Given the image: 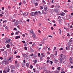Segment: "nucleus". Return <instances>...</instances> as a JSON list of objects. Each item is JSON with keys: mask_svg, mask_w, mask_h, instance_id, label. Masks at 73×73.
<instances>
[{"mask_svg": "<svg viewBox=\"0 0 73 73\" xmlns=\"http://www.w3.org/2000/svg\"><path fill=\"white\" fill-rule=\"evenodd\" d=\"M72 60V57H70L69 59V61H71Z\"/></svg>", "mask_w": 73, "mask_h": 73, "instance_id": "obj_17", "label": "nucleus"}, {"mask_svg": "<svg viewBox=\"0 0 73 73\" xmlns=\"http://www.w3.org/2000/svg\"><path fill=\"white\" fill-rule=\"evenodd\" d=\"M40 53H38V57H40Z\"/></svg>", "mask_w": 73, "mask_h": 73, "instance_id": "obj_37", "label": "nucleus"}, {"mask_svg": "<svg viewBox=\"0 0 73 73\" xmlns=\"http://www.w3.org/2000/svg\"><path fill=\"white\" fill-rule=\"evenodd\" d=\"M53 61H54V63H57V62H58V60L56 59V58H54V59Z\"/></svg>", "mask_w": 73, "mask_h": 73, "instance_id": "obj_3", "label": "nucleus"}, {"mask_svg": "<svg viewBox=\"0 0 73 73\" xmlns=\"http://www.w3.org/2000/svg\"><path fill=\"white\" fill-rule=\"evenodd\" d=\"M12 59V58L11 57H9V59H8L7 60H8V61H9V60H11Z\"/></svg>", "mask_w": 73, "mask_h": 73, "instance_id": "obj_28", "label": "nucleus"}, {"mask_svg": "<svg viewBox=\"0 0 73 73\" xmlns=\"http://www.w3.org/2000/svg\"><path fill=\"white\" fill-rule=\"evenodd\" d=\"M70 46L69 45L67 46L66 48V50H70Z\"/></svg>", "mask_w": 73, "mask_h": 73, "instance_id": "obj_7", "label": "nucleus"}, {"mask_svg": "<svg viewBox=\"0 0 73 73\" xmlns=\"http://www.w3.org/2000/svg\"><path fill=\"white\" fill-rule=\"evenodd\" d=\"M40 9H44V7L42 6H40Z\"/></svg>", "mask_w": 73, "mask_h": 73, "instance_id": "obj_18", "label": "nucleus"}, {"mask_svg": "<svg viewBox=\"0 0 73 73\" xmlns=\"http://www.w3.org/2000/svg\"><path fill=\"white\" fill-rule=\"evenodd\" d=\"M50 63V64L51 65L53 64V61H50L49 62Z\"/></svg>", "mask_w": 73, "mask_h": 73, "instance_id": "obj_22", "label": "nucleus"}, {"mask_svg": "<svg viewBox=\"0 0 73 73\" xmlns=\"http://www.w3.org/2000/svg\"><path fill=\"white\" fill-rule=\"evenodd\" d=\"M30 33H32V35H34L35 33H33V30H31L30 31Z\"/></svg>", "mask_w": 73, "mask_h": 73, "instance_id": "obj_10", "label": "nucleus"}, {"mask_svg": "<svg viewBox=\"0 0 73 73\" xmlns=\"http://www.w3.org/2000/svg\"><path fill=\"white\" fill-rule=\"evenodd\" d=\"M11 67H12L13 68V69H15V68H14V67H15V66L14 65H12L11 66Z\"/></svg>", "mask_w": 73, "mask_h": 73, "instance_id": "obj_32", "label": "nucleus"}, {"mask_svg": "<svg viewBox=\"0 0 73 73\" xmlns=\"http://www.w3.org/2000/svg\"><path fill=\"white\" fill-rule=\"evenodd\" d=\"M38 13H39V14H40L41 15V13L40 12V11H38Z\"/></svg>", "mask_w": 73, "mask_h": 73, "instance_id": "obj_34", "label": "nucleus"}, {"mask_svg": "<svg viewBox=\"0 0 73 73\" xmlns=\"http://www.w3.org/2000/svg\"><path fill=\"white\" fill-rule=\"evenodd\" d=\"M62 60L61 58L59 59V63H62Z\"/></svg>", "mask_w": 73, "mask_h": 73, "instance_id": "obj_6", "label": "nucleus"}, {"mask_svg": "<svg viewBox=\"0 0 73 73\" xmlns=\"http://www.w3.org/2000/svg\"><path fill=\"white\" fill-rule=\"evenodd\" d=\"M42 13L43 15H45L46 13V10H42Z\"/></svg>", "mask_w": 73, "mask_h": 73, "instance_id": "obj_2", "label": "nucleus"}, {"mask_svg": "<svg viewBox=\"0 0 73 73\" xmlns=\"http://www.w3.org/2000/svg\"><path fill=\"white\" fill-rule=\"evenodd\" d=\"M44 10H47L48 9V7H46V6H44Z\"/></svg>", "mask_w": 73, "mask_h": 73, "instance_id": "obj_8", "label": "nucleus"}, {"mask_svg": "<svg viewBox=\"0 0 73 73\" xmlns=\"http://www.w3.org/2000/svg\"><path fill=\"white\" fill-rule=\"evenodd\" d=\"M49 61H50V60H48L47 61L46 63H49Z\"/></svg>", "mask_w": 73, "mask_h": 73, "instance_id": "obj_38", "label": "nucleus"}, {"mask_svg": "<svg viewBox=\"0 0 73 73\" xmlns=\"http://www.w3.org/2000/svg\"><path fill=\"white\" fill-rule=\"evenodd\" d=\"M34 54H33V53H32L31 54H30L29 55V56H33Z\"/></svg>", "mask_w": 73, "mask_h": 73, "instance_id": "obj_30", "label": "nucleus"}, {"mask_svg": "<svg viewBox=\"0 0 73 73\" xmlns=\"http://www.w3.org/2000/svg\"><path fill=\"white\" fill-rule=\"evenodd\" d=\"M31 15L33 16H35L34 12H32L31 14Z\"/></svg>", "mask_w": 73, "mask_h": 73, "instance_id": "obj_9", "label": "nucleus"}, {"mask_svg": "<svg viewBox=\"0 0 73 73\" xmlns=\"http://www.w3.org/2000/svg\"><path fill=\"white\" fill-rule=\"evenodd\" d=\"M17 27L18 28H19V29H20V27L19 26H17Z\"/></svg>", "mask_w": 73, "mask_h": 73, "instance_id": "obj_59", "label": "nucleus"}, {"mask_svg": "<svg viewBox=\"0 0 73 73\" xmlns=\"http://www.w3.org/2000/svg\"><path fill=\"white\" fill-rule=\"evenodd\" d=\"M7 8L8 9H10L11 8V7L8 6Z\"/></svg>", "mask_w": 73, "mask_h": 73, "instance_id": "obj_62", "label": "nucleus"}, {"mask_svg": "<svg viewBox=\"0 0 73 73\" xmlns=\"http://www.w3.org/2000/svg\"><path fill=\"white\" fill-rule=\"evenodd\" d=\"M25 50H27V48L26 47H25Z\"/></svg>", "mask_w": 73, "mask_h": 73, "instance_id": "obj_63", "label": "nucleus"}, {"mask_svg": "<svg viewBox=\"0 0 73 73\" xmlns=\"http://www.w3.org/2000/svg\"><path fill=\"white\" fill-rule=\"evenodd\" d=\"M61 73H65V72H64V71H63L62 72L61 71Z\"/></svg>", "mask_w": 73, "mask_h": 73, "instance_id": "obj_43", "label": "nucleus"}, {"mask_svg": "<svg viewBox=\"0 0 73 73\" xmlns=\"http://www.w3.org/2000/svg\"><path fill=\"white\" fill-rule=\"evenodd\" d=\"M32 37L34 38H36V37H36V35H35V34H33V35L32 36Z\"/></svg>", "mask_w": 73, "mask_h": 73, "instance_id": "obj_14", "label": "nucleus"}, {"mask_svg": "<svg viewBox=\"0 0 73 73\" xmlns=\"http://www.w3.org/2000/svg\"><path fill=\"white\" fill-rule=\"evenodd\" d=\"M64 15H65V13H62L61 14V16H64Z\"/></svg>", "mask_w": 73, "mask_h": 73, "instance_id": "obj_15", "label": "nucleus"}, {"mask_svg": "<svg viewBox=\"0 0 73 73\" xmlns=\"http://www.w3.org/2000/svg\"><path fill=\"white\" fill-rule=\"evenodd\" d=\"M23 16H25V13H23Z\"/></svg>", "mask_w": 73, "mask_h": 73, "instance_id": "obj_45", "label": "nucleus"}, {"mask_svg": "<svg viewBox=\"0 0 73 73\" xmlns=\"http://www.w3.org/2000/svg\"><path fill=\"white\" fill-rule=\"evenodd\" d=\"M16 57L17 58H20V56H19V55L18 56H16Z\"/></svg>", "mask_w": 73, "mask_h": 73, "instance_id": "obj_24", "label": "nucleus"}, {"mask_svg": "<svg viewBox=\"0 0 73 73\" xmlns=\"http://www.w3.org/2000/svg\"><path fill=\"white\" fill-rule=\"evenodd\" d=\"M60 67H58L57 68V69L58 70H60Z\"/></svg>", "mask_w": 73, "mask_h": 73, "instance_id": "obj_53", "label": "nucleus"}, {"mask_svg": "<svg viewBox=\"0 0 73 73\" xmlns=\"http://www.w3.org/2000/svg\"><path fill=\"white\" fill-rule=\"evenodd\" d=\"M48 37H51V38H52V37H53V36L51 35H49Z\"/></svg>", "mask_w": 73, "mask_h": 73, "instance_id": "obj_39", "label": "nucleus"}, {"mask_svg": "<svg viewBox=\"0 0 73 73\" xmlns=\"http://www.w3.org/2000/svg\"><path fill=\"white\" fill-rule=\"evenodd\" d=\"M54 5H52V6H51V7L52 8H54Z\"/></svg>", "mask_w": 73, "mask_h": 73, "instance_id": "obj_56", "label": "nucleus"}, {"mask_svg": "<svg viewBox=\"0 0 73 73\" xmlns=\"http://www.w3.org/2000/svg\"><path fill=\"white\" fill-rule=\"evenodd\" d=\"M22 36L23 37H25V34H23L22 35Z\"/></svg>", "mask_w": 73, "mask_h": 73, "instance_id": "obj_48", "label": "nucleus"}, {"mask_svg": "<svg viewBox=\"0 0 73 73\" xmlns=\"http://www.w3.org/2000/svg\"><path fill=\"white\" fill-rule=\"evenodd\" d=\"M7 48H9L10 47V45L9 44H7Z\"/></svg>", "mask_w": 73, "mask_h": 73, "instance_id": "obj_19", "label": "nucleus"}, {"mask_svg": "<svg viewBox=\"0 0 73 73\" xmlns=\"http://www.w3.org/2000/svg\"><path fill=\"white\" fill-rule=\"evenodd\" d=\"M47 60H49V59H50V57H47Z\"/></svg>", "mask_w": 73, "mask_h": 73, "instance_id": "obj_50", "label": "nucleus"}, {"mask_svg": "<svg viewBox=\"0 0 73 73\" xmlns=\"http://www.w3.org/2000/svg\"><path fill=\"white\" fill-rule=\"evenodd\" d=\"M7 71L4 70L3 71V73H7Z\"/></svg>", "mask_w": 73, "mask_h": 73, "instance_id": "obj_31", "label": "nucleus"}, {"mask_svg": "<svg viewBox=\"0 0 73 73\" xmlns=\"http://www.w3.org/2000/svg\"><path fill=\"white\" fill-rule=\"evenodd\" d=\"M35 5L36 6H37V5H38V3H35Z\"/></svg>", "mask_w": 73, "mask_h": 73, "instance_id": "obj_49", "label": "nucleus"}, {"mask_svg": "<svg viewBox=\"0 0 73 73\" xmlns=\"http://www.w3.org/2000/svg\"><path fill=\"white\" fill-rule=\"evenodd\" d=\"M55 73H59V72L58 71H56L55 72Z\"/></svg>", "mask_w": 73, "mask_h": 73, "instance_id": "obj_29", "label": "nucleus"}, {"mask_svg": "<svg viewBox=\"0 0 73 73\" xmlns=\"http://www.w3.org/2000/svg\"><path fill=\"white\" fill-rule=\"evenodd\" d=\"M42 2L44 3V4H46L45 2L44 1V0H43V1H42Z\"/></svg>", "mask_w": 73, "mask_h": 73, "instance_id": "obj_60", "label": "nucleus"}, {"mask_svg": "<svg viewBox=\"0 0 73 73\" xmlns=\"http://www.w3.org/2000/svg\"><path fill=\"white\" fill-rule=\"evenodd\" d=\"M64 29H66V30H67L68 29V28H66V27H64Z\"/></svg>", "mask_w": 73, "mask_h": 73, "instance_id": "obj_36", "label": "nucleus"}, {"mask_svg": "<svg viewBox=\"0 0 73 73\" xmlns=\"http://www.w3.org/2000/svg\"><path fill=\"white\" fill-rule=\"evenodd\" d=\"M26 66L28 67L29 66V63H27L26 64Z\"/></svg>", "mask_w": 73, "mask_h": 73, "instance_id": "obj_20", "label": "nucleus"}, {"mask_svg": "<svg viewBox=\"0 0 73 73\" xmlns=\"http://www.w3.org/2000/svg\"><path fill=\"white\" fill-rule=\"evenodd\" d=\"M17 53V52H16V51H15L14 52V54H16V53Z\"/></svg>", "mask_w": 73, "mask_h": 73, "instance_id": "obj_52", "label": "nucleus"}, {"mask_svg": "<svg viewBox=\"0 0 73 73\" xmlns=\"http://www.w3.org/2000/svg\"><path fill=\"white\" fill-rule=\"evenodd\" d=\"M34 63L35 64V63H37V61L36 60H34Z\"/></svg>", "mask_w": 73, "mask_h": 73, "instance_id": "obj_23", "label": "nucleus"}, {"mask_svg": "<svg viewBox=\"0 0 73 73\" xmlns=\"http://www.w3.org/2000/svg\"><path fill=\"white\" fill-rule=\"evenodd\" d=\"M20 38V36H16L15 39H17V38Z\"/></svg>", "mask_w": 73, "mask_h": 73, "instance_id": "obj_13", "label": "nucleus"}, {"mask_svg": "<svg viewBox=\"0 0 73 73\" xmlns=\"http://www.w3.org/2000/svg\"><path fill=\"white\" fill-rule=\"evenodd\" d=\"M7 60H6V59L5 58L3 61V62H6Z\"/></svg>", "mask_w": 73, "mask_h": 73, "instance_id": "obj_21", "label": "nucleus"}, {"mask_svg": "<svg viewBox=\"0 0 73 73\" xmlns=\"http://www.w3.org/2000/svg\"><path fill=\"white\" fill-rule=\"evenodd\" d=\"M9 70H10V69H9V68H8L7 70V72H9Z\"/></svg>", "mask_w": 73, "mask_h": 73, "instance_id": "obj_27", "label": "nucleus"}, {"mask_svg": "<svg viewBox=\"0 0 73 73\" xmlns=\"http://www.w3.org/2000/svg\"><path fill=\"white\" fill-rule=\"evenodd\" d=\"M0 60H3V58L2 57H0Z\"/></svg>", "mask_w": 73, "mask_h": 73, "instance_id": "obj_58", "label": "nucleus"}, {"mask_svg": "<svg viewBox=\"0 0 73 73\" xmlns=\"http://www.w3.org/2000/svg\"><path fill=\"white\" fill-rule=\"evenodd\" d=\"M42 57L40 56V60H42Z\"/></svg>", "mask_w": 73, "mask_h": 73, "instance_id": "obj_25", "label": "nucleus"}, {"mask_svg": "<svg viewBox=\"0 0 73 73\" xmlns=\"http://www.w3.org/2000/svg\"><path fill=\"white\" fill-rule=\"evenodd\" d=\"M30 68H31V69H32V68H33V66L31 65L30 66Z\"/></svg>", "mask_w": 73, "mask_h": 73, "instance_id": "obj_44", "label": "nucleus"}, {"mask_svg": "<svg viewBox=\"0 0 73 73\" xmlns=\"http://www.w3.org/2000/svg\"><path fill=\"white\" fill-rule=\"evenodd\" d=\"M69 41L70 42H72V41H73V40L71 39H70Z\"/></svg>", "mask_w": 73, "mask_h": 73, "instance_id": "obj_54", "label": "nucleus"}, {"mask_svg": "<svg viewBox=\"0 0 73 73\" xmlns=\"http://www.w3.org/2000/svg\"><path fill=\"white\" fill-rule=\"evenodd\" d=\"M19 22L17 21L14 23V25H19Z\"/></svg>", "mask_w": 73, "mask_h": 73, "instance_id": "obj_4", "label": "nucleus"}, {"mask_svg": "<svg viewBox=\"0 0 73 73\" xmlns=\"http://www.w3.org/2000/svg\"><path fill=\"white\" fill-rule=\"evenodd\" d=\"M63 50V48H61L59 50Z\"/></svg>", "mask_w": 73, "mask_h": 73, "instance_id": "obj_35", "label": "nucleus"}, {"mask_svg": "<svg viewBox=\"0 0 73 73\" xmlns=\"http://www.w3.org/2000/svg\"><path fill=\"white\" fill-rule=\"evenodd\" d=\"M23 4H25V3H26V2H25V1H23Z\"/></svg>", "mask_w": 73, "mask_h": 73, "instance_id": "obj_41", "label": "nucleus"}, {"mask_svg": "<svg viewBox=\"0 0 73 73\" xmlns=\"http://www.w3.org/2000/svg\"><path fill=\"white\" fill-rule=\"evenodd\" d=\"M13 34H14L13 33H12L11 35V36H12V35H13Z\"/></svg>", "mask_w": 73, "mask_h": 73, "instance_id": "obj_61", "label": "nucleus"}, {"mask_svg": "<svg viewBox=\"0 0 73 73\" xmlns=\"http://www.w3.org/2000/svg\"><path fill=\"white\" fill-rule=\"evenodd\" d=\"M1 51H4V49H1Z\"/></svg>", "mask_w": 73, "mask_h": 73, "instance_id": "obj_42", "label": "nucleus"}, {"mask_svg": "<svg viewBox=\"0 0 73 73\" xmlns=\"http://www.w3.org/2000/svg\"><path fill=\"white\" fill-rule=\"evenodd\" d=\"M4 63L5 65H8V64H9V61L6 60Z\"/></svg>", "mask_w": 73, "mask_h": 73, "instance_id": "obj_5", "label": "nucleus"}, {"mask_svg": "<svg viewBox=\"0 0 73 73\" xmlns=\"http://www.w3.org/2000/svg\"><path fill=\"white\" fill-rule=\"evenodd\" d=\"M61 32H62L61 30H60V35H61Z\"/></svg>", "mask_w": 73, "mask_h": 73, "instance_id": "obj_64", "label": "nucleus"}, {"mask_svg": "<svg viewBox=\"0 0 73 73\" xmlns=\"http://www.w3.org/2000/svg\"><path fill=\"white\" fill-rule=\"evenodd\" d=\"M17 62H18L17 61V60H16V61H15V64H17Z\"/></svg>", "mask_w": 73, "mask_h": 73, "instance_id": "obj_40", "label": "nucleus"}, {"mask_svg": "<svg viewBox=\"0 0 73 73\" xmlns=\"http://www.w3.org/2000/svg\"><path fill=\"white\" fill-rule=\"evenodd\" d=\"M21 5V3L20 2L19 4V5Z\"/></svg>", "mask_w": 73, "mask_h": 73, "instance_id": "obj_57", "label": "nucleus"}, {"mask_svg": "<svg viewBox=\"0 0 73 73\" xmlns=\"http://www.w3.org/2000/svg\"><path fill=\"white\" fill-rule=\"evenodd\" d=\"M60 56L61 58L63 60H65V59H66V56H65V55H64L63 54H61Z\"/></svg>", "mask_w": 73, "mask_h": 73, "instance_id": "obj_1", "label": "nucleus"}, {"mask_svg": "<svg viewBox=\"0 0 73 73\" xmlns=\"http://www.w3.org/2000/svg\"><path fill=\"white\" fill-rule=\"evenodd\" d=\"M50 57H53V58L54 57V55L53 54H52L51 55H50Z\"/></svg>", "mask_w": 73, "mask_h": 73, "instance_id": "obj_12", "label": "nucleus"}, {"mask_svg": "<svg viewBox=\"0 0 73 73\" xmlns=\"http://www.w3.org/2000/svg\"><path fill=\"white\" fill-rule=\"evenodd\" d=\"M23 56H24V57H27V55L24 54Z\"/></svg>", "mask_w": 73, "mask_h": 73, "instance_id": "obj_46", "label": "nucleus"}, {"mask_svg": "<svg viewBox=\"0 0 73 73\" xmlns=\"http://www.w3.org/2000/svg\"><path fill=\"white\" fill-rule=\"evenodd\" d=\"M64 12H68V11H67V10H64Z\"/></svg>", "mask_w": 73, "mask_h": 73, "instance_id": "obj_33", "label": "nucleus"}, {"mask_svg": "<svg viewBox=\"0 0 73 73\" xmlns=\"http://www.w3.org/2000/svg\"><path fill=\"white\" fill-rule=\"evenodd\" d=\"M22 42H23L24 44H25V41L24 40H23L22 41Z\"/></svg>", "mask_w": 73, "mask_h": 73, "instance_id": "obj_55", "label": "nucleus"}, {"mask_svg": "<svg viewBox=\"0 0 73 73\" xmlns=\"http://www.w3.org/2000/svg\"><path fill=\"white\" fill-rule=\"evenodd\" d=\"M54 12H56L57 13L58 12V9H54Z\"/></svg>", "mask_w": 73, "mask_h": 73, "instance_id": "obj_16", "label": "nucleus"}, {"mask_svg": "<svg viewBox=\"0 0 73 73\" xmlns=\"http://www.w3.org/2000/svg\"><path fill=\"white\" fill-rule=\"evenodd\" d=\"M18 33H19L18 32H16L15 33V35H16L18 34Z\"/></svg>", "mask_w": 73, "mask_h": 73, "instance_id": "obj_47", "label": "nucleus"}, {"mask_svg": "<svg viewBox=\"0 0 73 73\" xmlns=\"http://www.w3.org/2000/svg\"><path fill=\"white\" fill-rule=\"evenodd\" d=\"M34 56L35 58H36L37 57V55L36 54H34Z\"/></svg>", "mask_w": 73, "mask_h": 73, "instance_id": "obj_26", "label": "nucleus"}, {"mask_svg": "<svg viewBox=\"0 0 73 73\" xmlns=\"http://www.w3.org/2000/svg\"><path fill=\"white\" fill-rule=\"evenodd\" d=\"M56 47H54V50H55V49H56Z\"/></svg>", "mask_w": 73, "mask_h": 73, "instance_id": "obj_51", "label": "nucleus"}, {"mask_svg": "<svg viewBox=\"0 0 73 73\" xmlns=\"http://www.w3.org/2000/svg\"><path fill=\"white\" fill-rule=\"evenodd\" d=\"M34 15L35 16H36V15H38V12H37V11L35 12L34 13Z\"/></svg>", "mask_w": 73, "mask_h": 73, "instance_id": "obj_11", "label": "nucleus"}]
</instances>
